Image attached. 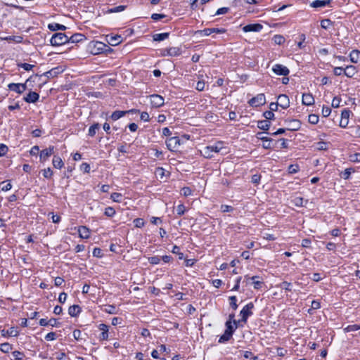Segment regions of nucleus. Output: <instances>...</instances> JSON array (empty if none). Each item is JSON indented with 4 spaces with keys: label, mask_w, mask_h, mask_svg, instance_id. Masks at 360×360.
<instances>
[{
    "label": "nucleus",
    "mask_w": 360,
    "mask_h": 360,
    "mask_svg": "<svg viewBox=\"0 0 360 360\" xmlns=\"http://www.w3.org/2000/svg\"><path fill=\"white\" fill-rule=\"evenodd\" d=\"M201 154L206 158H211L213 157V153H226V148L224 146L223 142H217L213 146H208L203 148L200 150Z\"/></svg>",
    "instance_id": "1"
},
{
    "label": "nucleus",
    "mask_w": 360,
    "mask_h": 360,
    "mask_svg": "<svg viewBox=\"0 0 360 360\" xmlns=\"http://www.w3.org/2000/svg\"><path fill=\"white\" fill-rule=\"evenodd\" d=\"M50 42L52 46H61L69 42V37L64 33L58 32L52 36Z\"/></svg>",
    "instance_id": "2"
},
{
    "label": "nucleus",
    "mask_w": 360,
    "mask_h": 360,
    "mask_svg": "<svg viewBox=\"0 0 360 360\" xmlns=\"http://www.w3.org/2000/svg\"><path fill=\"white\" fill-rule=\"evenodd\" d=\"M251 106L258 107L266 103V98L264 94H259L249 101Z\"/></svg>",
    "instance_id": "3"
},
{
    "label": "nucleus",
    "mask_w": 360,
    "mask_h": 360,
    "mask_svg": "<svg viewBox=\"0 0 360 360\" xmlns=\"http://www.w3.org/2000/svg\"><path fill=\"white\" fill-rule=\"evenodd\" d=\"M166 145L169 150H176L180 146V139L178 136L171 137L166 141Z\"/></svg>",
    "instance_id": "4"
},
{
    "label": "nucleus",
    "mask_w": 360,
    "mask_h": 360,
    "mask_svg": "<svg viewBox=\"0 0 360 360\" xmlns=\"http://www.w3.org/2000/svg\"><path fill=\"white\" fill-rule=\"evenodd\" d=\"M150 103L154 108H160L164 105L165 100L162 96L158 94L150 96Z\"/></svg>",
    "instance_id": "5"
},
{
    "label": "nucleus",
    "mask_w": 360,
    "mask_h": 360,
    "mask_svg": "<svg viewBox=\"0 0 360 360\" xmlns=\"http://www.w3.org/2000/svg\"><path fill=\"white\" fill-rule=\"evenodd\" d=\"M272 70L276 75L283 76H287L290 72L288 68L281 64L274 65Z\"/></svg>",
    "instance_id": "6"
},
{
    "label": "nucleus",
    "mask_w": 360,
    "mask_h": 360,
    "mask_svg": "<svg viewBox=\"0 0 360 360\" xmlns=\"http://www.w3.org/2000/svg\"><path fill=\"white\" fill-rule=\"evenodd\" d=\"M254 307V305L252 302L246 304L240 311V315L242 316V321L243 322H246L249 316L252 314V309Z\"/></svg>",
    "instance_id": "7"
},
{
    "label": "nucleus",
    "mask_w": 360,
    "mask_h": 360,
    "mask_svg": "<svg viewBox=\"0 0 360 360\" xmlns=\"http://www.w3.org/2000/svg\"><path fill=\"white\" fill-rule=\"evenodd\" d=\"M54 153V147L53 146H49V148L42 150L40 152L39 158L41 162H45L47 160V159L53 155Z\"/></svg>",
    "instance_id": "8"
},
{
    "label": "nucleus",
    "mask_w": 360,
    "mask_h": 360,
    "mask_svg": "<svg viewBox=\"0 0 360 360\" xmlns=\"http://www.w3.org/2000/svg\"><path fill=\"white\" fill-rule=\"evenodd\" d=\"M278 105L283 109H287L290 105V100L285 94H281L278 96Z\"/></svg>",
    "instance_id": "9"
},
{
    "label": "nucleus",
    "mask_w": 360,
    "mask_h": 360,
    "mask_svg": "<svg viewBox=\"0 0 360 360\" xmlns=\"http://www.w3.org/2000/svg\"><path fill=\"white\" fill-rule=\"evenodd\" d=\"M350 115V111L349 110L345 109L342 111L341 113V120L340 122V126L342 128H345L349 123V117Z\"/></svg>",
    "instance_id": "10"
},
{
    "label": "nucleus",
    "mask_w": 360,
    "mask_h": 360,
    "mask_svg": "<svg viewBox=\"0 0 360 360\" xmlns=\"http://www.w3.org/2000/svg\"><path fill=\"white\" fill-rule=\"evenodd\" d=\"M263 26L261 24H249L243 27V30L245 32H259L262 30Z\"/></svg>",
    "instance_id": "11"
},
{
    "label": "nucleus",
    "mask_w": 360,
    "mask_h": 360,
    "mask_svg": "<svg viewBox=\"0 0 360 360\" xmlns=\"http://www.w3.org/2000/svg\"><path fill=\"white\" fill-rule=\"evenodd\" d=\"M8 88L11 91H13L18 94H21L24 91H25L26 86H25V84H22L11 83L8 85Z\"/></svg>",
    "instance_id": "12"
},
{
    "label": "nucleus",
    "mask_w": 360,
    "mask_h": 360,
    "mask_svg": "<svg viewBox=\"0 0 360 360\" xmlns=\"http://www.w3.org/2000/svg\"><path fill=\"white\" fill-rule=\"evenodd\" d=\"M357 73V70L354 65H347L344 69V75L347 77H353Z\"/></svg>",
    "instance_id": "13"
},
{
    "label": "nucleus",
    "mask_w": 360,
    "mask_h": 360,
    "mask_svg": "<svg viewBox=\"0 0 360 360\" xmlns=\"http://www.w3.org/2000/svg\"><path fill=\"white\" fill-rule=\"evenodd\" d=\"M107 37H108V42L111 46H117V45L120 44L122 41V37L120 35H115V36L108 35Z\"/></svg>",
    "instance_id": "14"
},
{
    "label": "nucleus",
    "mask_w": 360,
    "mask_h": 360,
    "mask_svg": "<svg viewBox=\"0 0 360 360\" xmlns=\"http://www.w3.org/2000/svg\"><path fill=\"white\" fill-rule=\"evenodd\" d=\"M330 3V0H315L310 4L312 8H322L328 6Z\"/></svg>",
    "instance_id": "15"
},
{
    "label": "nucleus",
    "mask_w": 360,
    "mask_h": 360,
    "mask_svg": "<svg viewBox=\"0 0 360 360\" xmlns=\"http://www.w3.org/2000/svg\"><path fill=\"white\" fill-rule=\"evenodd\" d=\"M98 328L102 331L100 335V339L107 340L108 338V326L104 323H101Z\"/></svg>",
    "instance_id": "16"
},
{
    "label": "nucleus",
    "mask_w": 360,
    "mask_h": 360,
    "mask_svg": "<svg viewBox=\"0 0 360 360\" xmlns=\"http://www.w3.org/2000/svg\"><path fill=\"white\" fill-rule=\"evenodd\" d=\"M78 233L82 238L87 239L90 237V231L86 226H79L78 228Z\"/></svg>",
    "instance_id": "17"
},
{
    "label": "nucleus",
    "mask_w": 360,
    "mask_h": 360,
    "mask_svg": "<svg viewBox=\"0 0 360 360\" xmlns=\"http://www.w3.org/2000/svg\"><path fill=\"white\" fill-rule=\"evenodd\" d=\"M302 103L305 105H311L314 103V98L311 94H303Z\"/></svg>",
    "instance_id": "18"
},
{
    "label": "nucleus",
    "mask_w": 360,
    "mask_h": 360,
    "mask_svg": "<svg viewBox=\"0 0 360 360\" xmlns=\"http://www.w3.org/2000/svg\"><path fill=\"white\" fill-rule=\"evenodd\" d=\"M39 95L34 91H30L27 96L25 98V101L27 103H34L38 101Z\"/></svg>",
    "instance_id": "19"
},
{
    "label": "nucleus",
    "mask_w": 360,
    "mask_h": 360,
    "mask_svg": "<svg viewBox=\"0 0 360 360\" xmlns=\"http://www.w3.org/2000/svg\"><path fill=\"white\" fill-rule=\"evenodd\" d=\"M1 335L4 337H6L7 335L12 336V337H16L18 335V330H17L16 328L11 327L7 330H2Z\"/></svg>",
    "instance_id": "20"
},
{
    "label": "nucleus",
    "mask_w": 360,
    "mask_h": 360,
    "mask_svg": "<svg viewBox=\"0 0 360 360\" xmlns=\"http://www.w3.org/2000/svg\"><path fill=\"white\" fill-rule=\"evenodd\" d=\"M81 312V308L79 305H72L68 309V314L72 317L77 316Z\"/></svg>",
    "instance_id": "21"
},
{
    "label": "nucleus",
    "mask_w": 360,
    "mask_h": 360,
    "mask_svg": "<svg viewBox=\"0 0 360 360\" xmlns=\"http://www.w3.org/2000/svg\"><path fill=\"white\" fill-rule=\"evenodd\" d=\"M360 58V51L359 50H353L349 53V60L353 63H356Z\"/></svg>",
    "instance_id": "22"
},
{
    "label": "nucleus",
    "mask_w": 360,
    "mask_h": 360,
    "mask_svg": "<svg viewBox=\"0 0 360 360\" xmlns=\"http://www.w3.org/2000/svg\"><path fill=\"white\" fill-rule=\"evenodd\" d=\"M52 164L55 168L61 169L64 166L62 159L58 156H54L52 160Z\"/></svg>",
    "instance_id": "23"
},
{
    "label": "nucleus",
    "mask_w": 360,
    "mask_h": 360,
    "mask_svg": "<svg viewBox=\"0 0 360 360\" xmlns=\"http://www.w3.org/2000/svg\"><path fill=\"white\" fill-rule=\"evenodd\" d=\"M167 55L170 56H177L181 53V50L179 47H171L167 50Z\"/></svg>",
    "instance_id": "24"
},
{
    "label": "nucleus",
    "mask_w": 360,
    "mask_h": 360,
    "mask_svg": "<svg viewBox=\"0 0 360 360\" xmlns=\"http://www.w3.org/2000/svg\"><path fill=\"white\" fill-rule=\"evenodd\" d=\"M129 111H122V110H117L115 111L111 115V119L114 121L117 120L118 119L121 118L124 115H125L127 113H128Z\"/></svg>",
    "instance_id": "25"
},
{
    "label": "nucleus",
    "mask_w": 360,
    "mask_h": 360,
    "mask_svg": "<svg viewBox=\"0 0 360 360\" xmlns=\"http://www.w3.org/2000/svg\"><path fill=\"white\" fill-rule=\"evenodd\" d=\"M271 126V122L269 120H261L257 123L259 129L262 130H268Z\"/></svg>",
    "instance_id": "26"
},
{
    "label": "nucleus",
    "mask_w": 360,
    "mask_h": 360,
    "mask_svg": "<svg viewBox=\"0 0 360 360\" xmlns=\"http://www.w3.org/2000/svg\"><path fill=\"white\" fill-rule=\"evenodd\" d=\"M168 37H169V33L164 32V33L155 34L153 36V38L154 41H160L167 39Z\"/></svg>",
    "instance_id": "27"
},
{
    "label": "nucleus",
    "mask_w": 360,
    "mask_h": 360,
    "mask_svg": "<svg viewBox=\"0 0 360 360\" xmlns=\"http://www.w3.org/2000/svg\"><path fill=\"white\" fill-rule=\"evenodd\" d=\"M48 27L51 31L65 30L66 29L65 25L58 23L49 24Z\"/></svg>",
    "instance_id": "28"
},
{
    "label": "nucleus",
    "mask_w": 360,
    "mask_h": 360,
    "mask_svg": "<svg viewBox=\"0 0 360 360\" xmlns=\"http://www.w3.org/2000/svg\"><path fill=\"white\" fill-rule=\"evenodd\" d=\"M232 336L230 330H225L224 333L220 337L219 340V343H223L228 341Z\"/></svg>",
    "instance_id": "29"
},
{
    "label": "nucleus",
    "mask_w": 360,
    "mask_h": 360,
    "mask_svg": "<svg viewBox=\"0 0 360 360\" xmlns=\"http://www.w3.org/2000/svg\"><path fill=\"white\" fill-rule=\"evenodd\" d=\"M292 202L294 205L297 207H302L304 206V199L300 196H295L292 198Z\"/></svg>",
    "instance_id": "30"
},
{
    "label": "nucleus",
    "mask_w": 360,
    "mask_h": 360,
    "mask_svg": "<svg viewBox=\"0 0 360 360\" xmlns=\"http://www.w3.org/2000/svg\"><path fill=\"white\" fill-rule=\"evenodd\" d=\"M4 40L6 41H13L15 43H21L22 41V37L21 36H8L4 38H2Z\"/></svg>",
    "instance_id": "31"
},
{
    "label": "nucleus",
    "mask_w": 360,
    "mask_h": 360,
    "mask_svg": "<svg viewBox=\"0 0 360 360\" xmlns=\"http://www.w3.org/2000/svg\"><path fill=\"white\" fill-rule=\"evenodd\" d=\"M84 35L81 34H75L69 37V41L72 43L80 41L83 39Z\"/></svg>",
    "instance_id": "32"
},
{
    "label": "nucleus",
    "mask_w": 360,
    "mask_h": 360,
    "mask_svg": "<svg viewBox=\"0 0 360 360\" xmlns=\"http://www.w3.org/2000/svg\"><path fill=\"white\" fill-rule=\"evenodd\" d=\"M257 278H258V276H252L251 278L245 276L246 281H248L249 280H252L253 281L254 287L256 289H258L262 283L261 281H256V279ZM247 283H248V282H247Z\"/></svg>",
    "instance_id": "33"
},
{
    "label": "nucleus",
    "mask_w": 360,
    "mask_h": 360,
    "mask_svg": "<svg viewBox=\"0 0 360 360\" xmlns=\"http://www.w3.org/2000/svg\"><path fill=\"white\" fill-rule=\"evenodd\" d=\"M299 39H300V41L297 42V46H298L299 49H304L305 47V45L304 44V41L306 39L305 34H301L299 36Z\"/></svg>",
    "instance_id": "34"
},
{
    "label": "nucleus",
    "mask_w": 360,
    "mask_h": 360,
    "mask_svg": "<svg viewBox=\"0 0 360 360\" xmlns=\"http://www.w3.org/2000/svg\"><path fill=\"white\" fill-rule=\"evenodd\" d=\"M0 349L4 353H8L12 349V346L8 342L2 343L0 346Z\"/></svg>",
    "instance_id": "35"
},
{
    "label": "nucleus",
    "mask_w": 360,
    "mask_h": 360,
    "mask_svg": "<svg viewBox=\"0 0 360 360\" xmlns=\"http://www.w3.org/2000/svg\"><path fill=\"white\" fill-rule=\"evenodd\" d=\"M99 124L98 123L91 125L89 129V135L90 136H94L96 134V131L99 129Z\"/></svg>",
    "instance_id": "36"
},
{
    "label": "nucleus",
    "mask_w": 360,
    "mask_h": 360,
    "mask_svg": "<svg viewBox=\"0 0 360 360\" xmlns=\"http://www.w3.org/2000/svg\"><path fill=\"white\" fill-rule=\"evenodd\" d=\"M273 41L276 44L281 45L285 42V38L280 34H276L273 37Z\"/></svg>",
    "instance_id": "37"
},
{
    "label": "nucleus",
    "mask_w": 360,
    "mask_h": 360,
    "mask_svg": "<svg viewBox=\"0 0 360 360\" xmlns=\"http://www.w3.org/2000/svg\"><path fill=\"white\" fill-rule=\"evenodd\" d=\"M359 329H360V326L354 324V325H350V326H347L344 329V331L345 333H349V332L356 331Z\"/></svg>",
    "instance_id": "38"
},
{
    "label": "nucleus",
    "mask_w": 360,
    "mask_h": 360,
    "mask_svg": "<svg viewBox=\"0 0 360 360\" xmlns=\"http://www.w3.org/2000/svg\"><path fill=\"white\" fill-rule=\"evenodd\" d=\"M122 194L120 193H112L110 195V198L116 202H120L122 200Z\"/></svg>",
    "instance_id": "39"
},
{
    "label": "nucleus",
    "mask_w": 360,
    "mask_h": 360,
    "mask_svg": "<svg viewBox=\"0 0 360 360\" xmlns=\"http://www.w3.org/2000/svg\"><path fill=\"white\" fill-rule=\"evenodd\" d=\"M349 159L351 162H360V153H356L351 154L349 156Z\"/></svg>",
    "instance_id": "40"
},
{
    "label": "nucleus",
    "mask_w": 360,
    "mask_h": 360,
    "mask_svg": "<svg viewBox=\"0 0 360 360\" xmlns=\"http://www.w3.org/2000/svg\"><path fill=\"white\" fill-rule=\"evenodd\" d=\"M332 25V22L329 19H324L321 21V26L323 29H328Z\"/></svg>",
    "instance_id": "41"
},
{
    "label": "nucleus",
    "mask_w": 360,
    "mask_h": 360,
    "mask_svg": "<svg viewBox=\"0 0 360 360\" xmlns=\"http://www.w3.org/2000/svg\"><path fill=\"white\" fill-rule=\"evenodd\" d=\"M257 138L263 141L264 142H271L272 139L264 136L263 132H259L257 134Z\"/></svg>",
    "instance_id": "42"
},
{
    "label": "nucleus",
    "mask_w": 360,
    "mask_h": 360,
    "mask_svg": "<svg viewBox=\"0 0 360 360\" xmlns=\"http://www.w3.org/2000/svg\"><path fill=\"white\" fill-rule=\"evenodd\" d=\"M319 116L316 115L311 114V115H309L308 120L311 124H317L319 122Z\"/></svg>",
    "instance_id": "43"
},
{
    "label": "nucleus",
    "mask_w": 360,
    "mask_h": 360,
    "mask_svg": "<svg viewBox=\"0 0 360 360\" xmlns=\"http://www.w3.org/2000/svg\"><path fill=\"white\" fill-rule=\"evenodd\" d=\"M316 148L319 150H326L328 148V144L326 142L320 141L316 143Z\"/></svg>",
    "instance_id": "44"
},
{
    "label": "nucleus",
    "mask_w": 360,
    "mask_h": 360,
    "mask_svg": "<svg viewBox=\"0 0 360 360\" xmlns=\"http://www.w3.org/2000/svg\"><path fill=\"white\" fill-rule=\"evenodd\" d=\"M161 261V257L158 256H153L148 258V262L151 264H158Z\"/></svg>",
    "instance_id": "45"
},
{
    "label": "nucleus",
    "mask_w": 360,
    "mask_h": 360,
    "mask_svg": "<svg viewBox=\"0 0 360 360\" xmlns=\"http://www.w3.org/2000/svg\"><path fill=\"white\" fill-rule=\"evenodd\" d=\"M43 176L46 179H51L53 175V172L50 167L44 169L43 171Z\"/></svg>",
    "instance_id": "46"
},
{
    "label": "nucleus",
    "mask_w": 360,
    "mask_h": 360,
    "mask_svg": "<svg viewBox=\"0 0 360 360\" xmlns=\"http://www.w3.org/2000/svg\"><path fill=\"white\" fill-rule=\"evenodd\" d=\"M186 210V209L184 204H180L176 207V212L179 216L183 215Z\"/></svg>",
    "instance_id": "47"
},
{
    "label": "nucleus",
    "mask_w": 360,
    "mask_h": 360,
    "mask_svg": "<svg viewBox=\"0 0 360 360\" xmlns=\"http://www.w3.org/2000/svg\"><path fill=\"white\" fill-rule=\"evenodd\" d=\"M105 214L108 217H113L115 214V210L112 207H108L105 210Z\"/></svg>",
    "instance_id": "48"
},
{
    "label": "nucleus",
    "mask_w": 360,
    "mask_h": 360,
    "mask_svg": "<svg viewBox=\"0 0 360 360\" xmlns=\"http://www.w3.org/2000/svg\"><path fill=\"white\" fill-rule=\"evenodd\" d=\"M134 224L136 227L141 228L144 226L145 222L143 219L137 218L134 220Z\"/></svg>",
    "instance_id": "49"
},
{
    "label": "nucleus",
    "mask_w": 360,
    "mask_h": 360,
    "mask_svg": "<svg viewBox=\"0 0 360 360\" xmlns=\"http://www.w3.org/2000/svg\"><path fill=\"white\" fill-rule=\"evenodd\" d=\"M229 300H230V305L231 307L234 309L236 310L238 307V305L236 304V301H237V299H236V296H231L229 297Z\"/></svg>",
    "instance_id": "50"
},
{
    "label": "nucleus",
    "mask_w": 360,
    "mask_h": 360,
    "mask_svg": "<svg viewBox=\"0 0 360 360\" xmlns=\"http://www.w3.org/2000/svg\"><path fill=\"white\" fill-rule=\"evenodd\" d=\"M80 169L85 173H89L90 172L91 167L88 163L84 162L81 165Z\"/></svg>",
    "instance_id": "51"
},
{
    "label": "nucleus",
    "mask_w": 360,
    "mask_h": 360,
    "mask_svg": "<svg viewBox=\"0 0 360 360\" xmlns=\"http://www.w3.org/2000/svg\"><path fill=\"white\" fill-rule=\"evenodd\" d=\"M340 102H341V99L340 98L334 97L332 101L331 105L333 108H337L340 107Z\"/></svg>",
    "instance_id": "52"
},
{
    "label": "nucleus",
    "mask_w": 360,
    "mask_h": 360,
    "mask_svg": "<svg viewBox=\"0 0 360 360\" xmlns=\"http://www.w3.org/2000/svg\"><path fill=\"white\" fill-rule=\"evenodd\" d=\"M125 8H126L125 6L121 5V6H118L112 8L109 11H110V13H117V12L124 11L125 9Z\"/></svg>",
    "instance_id": "53"
},
{
    "label": "nucleus",
    "mask_w": 360,
    "mask_h": 360,
    "mask_svg": "<svg viewBox=\"0 0 360 360\" xmlns=\"http://www.w3.org/2000/svg\"><path fill=\"white\" fill-rule=\"evenodd\" d=\"M331 112V109L328 106H323L322 108V115L323 117H327L330 115Z\"/></svg>",
    "instance_id": "54"
},
{
    "label": "nucleus",
    "mask_w": 360,
    "mask_h": 360,
    "mask_svg": "<svg viewBox=\"0 0 360 360\" xmlns=\"http://www.w3.org/2000/svg\"><path fill=\"white\" fill-rule=\"evenodd\" d=\"M179 250H180V248H179L178 246L174 245V246L173 247V249H172V252L174 254H177V255H179V258L180 259H183V257H184V255H183V253L180 252H179Z\"/></svg>",
    "instance_id": "55"
},
{
    "label": "nucleus",
    "mask_w": 360,
    "mask_h": 360,
    "mask_svg": "<svg viewBox=\"0 0 360 360\" xmlns=\"http://www.w3.org/2000/svg\"><path fill=\"white\" fill-rule=\"evenodd\" d=\"M344 69L342 67H335L333 69V73L335 76H340L344 73Z\"/></svg>",
    "instance_id": "56"
},
{
    "label": "nucleus",
    "mask_w": 360,
    "mask_h": 360,
    "mask_svg": "<svg viewBox=\"0 0 360 360\" xmlns=\"http://www.w3.org/2000/svg\"><path fill=\"white\" fill-rule=\"evenodd\" d=\"M299 170V166L297 165H291L288 167V172L290 174H295Z\"/></svg>",
    "instance_id": "57"
},
{
    "label": "nucleus",
    "mask_w": 360,
    "mask_h": 360,
    "mask_svg": "<svg viewBox=\"0 0 360 360\" xmlns=\"http://www.w3.org/2000/svg\"><path fill=\"white\" fill-rule=\"evenodd\" d=\"M8 151V147L3 143L0 144V157L4 156Z\"/></svg>",
    "instance_id": "58"
},
{
    "label": "nucleus",
    "mask_w": 360,
    "mask_h": 360,
    "mask_svg": "<svg viewBox=\"0 0 360 360\" xmlns=\"http://www.w3.org/2000/svg\"><path fill=\"white\" fill-rule=\"evenodd\" d=\"M181 192L186 197L192 195V190L189 187H184L181 189Z\"/></svg>",
    "instance_id": "59"
},
{
    "label": "nucleus",
    "mask_w": 360,
    "mask_h": 360,
    "mask_svg": "<svg viewBox=\"0 0 360 360\" xmlns=\"http://www.w3.org/2000/svg\"><path fill=\"white\" fill-rule=\"evenodd\" d=\"M221 210L223 212H231L233 210V208L228 205H221Z\"/></svg>",
    "instance_id": "60"
},
{
    "label": "nucleus",
    "mask_w": 360,
    "mask_h": 360,
    "mask_svg": "<svg viewBox=\"0 0 360 360\" xmlns=\"http://www.w3.org/2000/svg\"><path fill=\"white\" fill-rule=\"evenodd\" d=\"M281 287L285 290L290 291L291 290V283L284 281L281 284Z\"/></svg>",
    "instance_id": "61"
},
{
    "label": "nucleus",
    "mask_w": 360,
    "mask_h": 360,
    "mask_svg": "<svg viewBox=\"0 0 360 360\" xmlns=\"http://www.w3.org/2000/svg\"><path fill=\"white\" fill-rule=\"evenodd\" d=\"M264 117L266 120H272L274 117V114L272 111H270V110L266 111L264 112Z\"/></svg>",
    "instance_id": "62"
},
{
    "label": "nucleus",
    "mask_w": 360,
    "mask_h": 360,
    "mask_svg": "<svg viewBox=\"0 0 360 360\" xmlns=\"http://www.w3.org/2000/svg\"><path fill=\"white\" fill-rule=\"evenodd\" d=\"M229 11V8H227V7H222V8H219L217 12H216V15H222V14H226L228 13V11Z\"/></svg>",
    "instance_id": "63"
},
{
    "label": "nucleus",
    "mask_w": 360,
    "mask_h": 360,
    "mask_svg": "<svg viewBox=\"0 0 360 360\" xmlns=\"http://www.w3.org/2000/svg\"><path fill=\"white\" fill-rule=\"evenodd\" d=\"M13 357L17 360H21L23 357V354L19 351H14L13 352Z\"/></svg>",
    "instance_id": "64"
}]
</instances>
